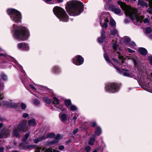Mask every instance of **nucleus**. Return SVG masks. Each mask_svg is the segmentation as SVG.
Masks as SVG:
<instances>
[{
	"mask_svg": "<svg viewBox=\"0 0 152 152\" xmlns=\"http://www.w3.org/2000/svg\"><path fill=\"white\" fill-rule=\"evenodd\" d=\"M9 57V58H10V61H13L16 64L15 66L16 68L19 67V68H20L21 70H22V69L23 68L22 66L21 65L18 64V63H17V62L16 61V60L14 58L12 57Z\"/></svg>",
	"mask_w": 152,
	"mask_h": 152,
	"instance_id": "nucleus-19",
	"label": "nucleus"
},
{
	"mask_svg": "<svg viewBox=\"0 0 152 152\" xmlns=\"http://www.w3.org/2000/svg\"><path fill=\"white\" fill-rule=\"evenodd\" d=\"M56 107V110L59 111H64L65 110V108L63 107L61 105H59V107L57 106V105H55Z\"/></svg>",
	"mask_w": 152,
	"mask_h": 152,
	"instance_id": "nucleus-30",
	"label": "nucleus"
},
{
	"mask_svg": "<svg viewBox=\"0 0 152 152\" xmlns=\"http://www.w3.org/2000/svg\"><path fill=\"white\" fill-rule=\"evenodd\" d=\"M138 51L142 55L145 56L147 54V50L144 48H141L139 49Z\"/></svg>",
	"mask_w": 152,
	"mask_h": 152,
	"instance_id": "nucleus-23",
	"label": "nucleus"
},
{
	"mask_svg": "<svg viewBox=\"0 0 152 152\" xmlns=\"http://www.w3.org/2000/svg\"><path fill=\"white\" fill-rule=\"evenodd\" d=\"M147 1H149V5L151 7L148 8L147 10L148 12L152 14V0H148Z\"/></svg>",
	"mask_w": 152,
	"mask_h": 152,
	"instance_id": "nucleus-27",
	"label": "nucleus"
},
{
	"mask_svg": "<svg viewBox=\"0 0 152 152\" xmlns=\"http://www.w3.org/2000/svg\"><path fill=\"white\" fill-rule=\"evenodd\" d=\"M45 148H42L40 147H38L37 149V150L38 152H39L40 151H41V152H44L45 150Z\"/></svg>",
	"mask_w": 152,
	"mask_h": 152,
	"instance_id": "nucleus-42",
	"label": "nucleus"
},
{
	"mask_svg": "<svg viewBox=\"0 0 152 152\" xmlns=\"http://www.w3.org/2000/svg\"><path fill=\"white\" fill-rule=\"evenodd\" d=\"M112 47L114 50V51L112 53V56H113L114 55L115 56L119 58L120 60L121 61V63L124 64V66H125L124 63V56L120 54L117 48L118 45L117 43L115 42L113 43H112Z\"/></svg>",
	"mask_w": 152,
	"mask_h": 152,
	"instance_id": "nucleus-8",
	"label": "nucleus"
},
{
	"mask_svg": "<svg viewBox=\"0 0 152 152\" xmlns=\"http://www.w3.org/2000/svg\"><path fill=\"white\" fill-rule=\"evenodd\" d=\"M20 133V132L16 129H15L13 131V135L17 137H19Z\"/></svg>",
	"mask_w": 152,
	"mask_h": 152,
	"instance_id": "nucleus-36",
	"label": "nucleus"
},
{
	"mask_svg": "<svg viewBox=\"0 0 152 152\" xmlns=\"http://www.w3.org/2000/svg\"><path fill=\"white\" fill-rule=\"evenodd\" d=\"M110 16L109 14L107 12H102L99 18L100 24L102 25L103 23V27L107 28L108 26L107 22L110 18Z\"/></svg>",
	"mask_w": 152,
	"mask_h": 152,
	"instance_id": "nucleus-7",
	"label": "nucleus"
},
{
	"mask_svg": "<svg viewBox=\"0 0 152 152\" xmlns=\"http://www.w3.org/2000/svg\"><path fill=\"white\" fill-rule=\"evenodd\" d=\"M123 39L124 42L127 44H129L131 41L130 38L128 37H124Z\"/></svg>",
	"mask_w": 152,
	"mask_h": 152,
	"instance_id": "nucleus-33",
	"label": "nucleus"
},
{
	"mask_svg": "<svg viewBox=\"0 0 152 152\" xmlns=\"http://www.w3.org/2000/svg\"><path fill=\"white\" fill-rule=\"evenodd\" d=\"M53 149L51 148H48L45 149V151L46 152H53Z\"/></svg>",
	"mask_w": 152,
	"mask_h": 152,
	"instance_id": "nucleus-49",
	"label": "nucleus"
},
{
	"mask_svg": "<svg viewBox=\"0 0 152 152\" xmlns=\"http://www.w3.org/2000/svg\"><path fill=\"white\" fill-rule=\"evenodd\" d=\"M28 124L29 126H36L37 124L35 120L34 119L29 120Z\"/></svg>",
	"mask_w": 152,
	"mask_h": 152,
	"instance_id": "nucleus-21",
	"label": "nucleus"
},
{
	"mask_svg": "<svg viewBox=\"0 0 152 152\" xmlns=\"http://www.w3.org/2000/svg\"><path fill=\"white\" fill-rule=\"evenodd\" d=\"M148 59L150 61L151 64L152 66V56H150L148 57Z\"/></svg>",
	"mask_w": 152,
	"mask_h": 152,
	"instance_id": "nucleus-56",
	"label": "nucleus"
},
{
	"mask_svg": "<svg viewBox=\"0 0 152 152\" xmlns=\"http://www.w3.org/2000/svg\"><path fill=\"white\" fill-rule=\"evenodd\" d=\"M33 103L35 105H38L39 104L40 102L38 100L35 99L34 100Z\"/></svg>",
	"mask_w": 152,
	"mask_h": 152,
	"instance_id": "nucleus-44",
	"label": "nucleus"
},
{
	"mask_svg": "<svg viewBox=\"0 0 152 152\" xmlns=\"http://www.w3.org/2000/svg\"><path fill=\"white\" fill-rule=\"evenodd\" d=\"M64 103L66 106L68 108L71 105V102L70 99H66L64 101Z\"/></svg>",
	"mask_w": 152,
	"mask_h": 152,
	"instance_id": "nucleus-31",
	"label": "nucleus"
},
{
	"mask_svg": "<svg viewBox=\"0 0 152 152\" xmlns=\"http://www.w3.org/2000/svg\"><path fill=\"white\" fill-rule=\"evenodd\" d=\"M22 82H23V83L25 87H26V85H25L26 80H25V78L24 77L23 78V79H22Z\"/></svg>",
	"mask_w": 152,
	"mask_h": 152,
	"instance_id": "nucleus-60",
	"label": "nucleus"
},
{
	"mask_svg": "<svg viewBox=\"0 0 152 152\" xmlns=\"http://www.w3.org/2000/svg\"><path fill=\"white\" fill-rule=\"evenodd\" d=\"M12 31L15 38L18 39L24 40L28 39L29 37V32L26 27L20 26H18L13 25Z\"/></svg>",
	"mask_w": 152,
	"mask_h": 152,
	"instance_id": "nucleus-4",
	"label": "nucleus"
},
{
	"mask_svg": "<svg viewBox=\"0 0 152 152\" xmlns=\"http://www.w3.org/2000/svg\"><path fill=\"white\" fill-rule=\"evenodd\" d=\"M62 135L58 134L53 141L47 142L46 143V145H49L56 143L62 139Z\"/></svg>",
	"mask_w": 152,
	"mask_h": 152,
	"instance_id": "nucleus-11",
	"label": "nucleus"
},
{
	"mask_svg": "<svg viewBox=\"0 0 152 152\" xmlns=\"http://www.w3.org/2000/svg\"><path fill=\"white\" fill-rule=\"evenodd\" d=\"M102 133V130L100 127H97L95 130V133L96 135L99 136Z\"/></svg>",
	"mask_w": 152,
	"mask_h": 152,
	"instance_id": "nucleus-28",
	"label": "nucleus"
},
{
	"mask_svg": "<svg viewBox=\"0 0 152 152\" xmlns=\"http://www.w3.org/2000/svg\"><path fill=\"white\" fill-rule=\"evenodd\" d=\"M53 12L54 14L60 20L63 22H67L69 18L68 16L65 11L61 7H56L53 9Z\"/></svg>",
	"mask_w": 152,
	"mask_h": 152,
	"instance_id": "nucleus-5",
	"label": "nucleus"
},
{
	"mask_svg": "<svg viewBox=\"0 0 152 152\" xmlns=\"http://www.w3.org/2000/svg\"><path fill=\"white\" fill-rule=\"evenodd\" d=\"M72 62L73 64L76 65H80L83 63L84 58L80 55H77L73 58Z\"/></svg>",
	"mask_w": 152,
	"mask_h": 152,
	"instance_id": "nucleus-10",
	"label": "nucleus"
},
{
	"mask_svg": "<svg viewBox=\"0 0 152 152\" xmlns=\"http://www.w3.org/2000/svg\"><path fill=\"white\" fill-rule=\"evenodd\" d=\"M9 133L10 132L8 131H7L4 133L3 131H2L1 133H0V138L2 137H6L9 135Z\"/></svg>",
	"mask_w": 152,
	"mask_h": 152,
	"instance_id": "nucleus-26",
	"label": "nucleus"
},
{
	"mask_svg": "<svg viewBox=\"0 0 152 152\" xmlns=\"http://www.w3.org/2000/svg\"><path fill=\"white\" fill-rule=\"evenodd\" d=\"M64 149V147L63 146L61 145L59 146L58 149L60 150H63Z\"/></svg>",
	"mask_w": 152,
	"mask_h": 152,
	"instance_id": "nucleus-59",
	"label": "nucleus"
},
{
	"mask_svg": "<svg viewBox=\"0 0 152 152\" xmlns=\"http://www.w3.org/2000/svg\"><path fill=\"white\" fill-rule=\"evenodd\" d=\"M4 148L3 147L0 148V152L3 151Z\"/></svg>",
	"mask_w": 152,
	"mask_h": 152,
	"instance_id": "nucleus-64",
	"label": "nucleus"
},
{
	"mask_svg": "<svg viewBox=\"0 0 152 152\" xmlns=\"http://www.w3.org/2000/svg\"><path fill=\"white\" fill-rule=\"evenodd\" d=\"M52 71L54 73L58 74L61 72L60 69L57 66H55L53 67Z\"/></svg>",
	"mask_w": 152,
	"mask_h": 152,
	"instance_id": "nucleus-25",
	"label": "nucleus"
},
{
	"mask_svg": "<svg viewBox=\"0 0 152 152\" xmlns=\"http://www.w3.org/2000/svg\"><path fill=\"white\" fill-rule=\"evenodd\" d=\"M66 8L69 14L73 16L79 15L83 10V3L80 1L76 0H73L69 2Z\"/></svg>",
	"mask_w": 152,
	"mask_h": 152,
	"instance_id": "nucleus-3",
	"label": "nucleus"
},
{
	"mask_svg": "<svg viewBox=\"0 0 152 152\" xmlns=\"http://www.w3.org/2000/svg\"><path fill=\"white\" fill-rule=\"evenodd\" d=\"M55 136V134L53 133H49L47 134V135H45V139L48 138H52L54 137Z\"/></svg>",
	"mask_w": 152,
	"mask_h": 152,
	"instance_id": "nucleus-38",
	"label": "nucleus"
},
{
	"mask_svg": "<svg viewBox=\"0 0 152 152\" xmlns=\"http://www.w3.org/2000/svg\"><path fill=\"white\" fill-rule=\"evenodd\" d=\"M111 10L117 14H119L121 12L120 9L119 8H116L114 6L112 7Z\"/></svg>",
	"mask_w": 152,
	"mask_h": 152,
	"instance_id": "nucleus-22",
	"label": "nucleus"
},
{
	"mask_svg": "<svg viewBox=\"0 0 152 152\" xmlns=\"http://www.w3.org/2000/svg\"><path fill=\"white\" fill-rule=\"evenodd\" d=\"M69 108H70V110L72 111H75L77 110V107L75 105L73 104H71Z\"/></svg>",
	"mask_w": 152,
	"mask_h": 152,
	"instance_id": "nucleus-39",
	"label": "nucleus"
},
{
	"mask_svg": "<svg viewBox=\"0 0 152 152\" xmlns=\"http://www.w3.org/2000/svg\"><path fill=\"white\" fill-rule=\"evenodd\" d=\"M26 121L25 120L22 121L18 126L17 129L20 131H23L26 126Z\"/></svg>",
	"mask_w": 152,
	"mask_h": 152,
	"instance_id": "nucleus-14",
	"label": "nucleus"
},
{
	"mask_svg": "<svg viewBox=\"0 0 152 152\" xmlns=\"http://www.w3.org/2000/svg\"><path fill=\"white\" fill-rule=\"evenodd\" d=\"M133 62L135 67L137 68L138 69L140 70L139 65L140 66V64H139V60L137 57L135 56V58L133 59Z\"/></svg>",
	"mask_w": 152,
	"mask_h": 152,
	"instance_id": "nucleus-18",
	"label": "nucleus"
},
{
	"mask_svg": "<svg viewBox=\"0 0 152 152\" xmlns=\"http://www.w3.org/2000/svg\"><path fill=\"white\" fill-rule=\"evenodd\" d=\"M127 50L128 52H129V53H134L135 52V51L133 50H131L129 48H128L127 49Z\"/></svg>",
	"mask_w": 152,
	"mask_h": 152,
	"instance_id": "nucleus-53",
	"label": "nucleus"
},
{
	"mask_svg": "<svg viewBox=\"0 0 152 152\" xmlns=\"http://www.w3.org/2000/svg\"><path fill=\"white\" fill-rule=\"evenodd\" d=\"M1 77L4 81H6L7 80V75L4 73L2 72L1 74Z\"/></svg>",
	"mask_w": 152,
	"mask_h": 152,
	"instance_id": "nucleus-35",
	"label": "nucleus"
},
{
	"mask_svg": "<svg viewBox=\"0 0 152 152\" xmlns=\"http://www.w3.org/2000/svg\"><path fill=\"white\" fill-rule=\"evenodd\" d=\"M43 100L44 102L47 104H50L51 102L50 100L48 97H45L43 98Z\"/></svg>",
	"mask_w": 152,
	"mask_h": 152,
	"instance_id": "nucleus-40",
	"label": "nucleus"
},
{
	"mask_svg": "<svg viewBox=\"0 0 152 152\" xmlns=\"http://www.w3.org/2000/svg\"><path fill=\"white\" fill-rule=\"evenodd\" d=\"M85 150L86 152H89L91 150V147L89 146H87L85 148Z\"/></svg>",
	"mask_w": 152,
	"mask_h": 152,
	"instance_id": "nucleus-47",
	"label": "nucleus"
},
{
	"mask_svg": "<svg viewBox=\"0 0 152 152\" xmlns=\"http://www.w3.org/2000/svg\"><path fill=\"white\" fill-rule=\"evenodd\" d=\"M137 5H140L142 7H145L147 8L148 7V4L144 2L142 0H138Z\"/></svg>",
	"mask_w": 152,
	"mask_h": 152,
	"instance_id": "nucleus-17",
	"label": "nucleus"
},
{
	"mask_svg": "<svg viewBox=\"0 0 152 152\" xmlns=\"http://www.w3.org/2000/svg\"><path fill=\"white\" fill-rule=\"evenodd\" d=\"M4 97L3 94H1L0 93V100H1L3 99Z\"/></svg>",
	"mask_w": 152,
	"mask_h": 152,
	"instance_id": "nucleus-61",
	"label": "nucleus"
},
{
	"mask_svg": "<svg viewBox=\"0 0 152 152\" xmlns=\"http://www.w3.org/2000/svg\"><path fill=\"white\" fill-rule=\"evenodd\" d=\"M96 125V123L94 122L92 123V127H94Z\"/></svg>",
	"mask_w": 152,
	"mask_h": 152,
	"instance_id": "nucleus-63",
	"label": "nucleus"
},
{
	"mask_svg": "<svg viewBox=\"0 0 152 152\" xmlns=\"http://www.w3.org/2000/svg\"><path fill=\"white\" fill-rule=\"evenodd\" d=\"M78 131V129H75L73 132V134H75L76 133H77V132Z\"/></svg>",
	"mask_w": 152,
	"mask_h": 152,
	"instance_id": "nucleus-62",
	"label": "nucleus"
},
{
	"mask_svg": "<svg viewBox=\"0 0 152 152\" xmlns=\"http://www.w3.org/2000/svg\"><path fill=\"white\" fill-rule=\"evenodd\" d=\"M4 87V85L3 84L0 85V91H2L3 90Z\"/></svg>",
	"mask_w": 152,
	"mask_h": 152,
	"instance_id": "nucleus-58",
	"label": "nucleus"
},
{
	"mask_svg": "<svg viewBox=\"0 0 152 152\" xmlns=\"http://www.w3.org/2000/svg\"><path fill=\"white\" fill-rule=\"evenodd\" d=\"M144 23H149V20L148 18H145L143 20Z\"/></svg>",
	"mask_w": 152,
	"mask_h": 152,
	"instance_id": "nucleus-51",
	"label": "nucleus"
},
{
	"mask_svg": "<svg viewBox=\"0 0 152 152\" xmlns=\"http://www.w3.org/2000/svg\"><path fill=\"white\" fill-rule=\"evenodd\" d=\"M59 117L61 120L64 122L66 120V114H60L59 115Z\"/></svg>",
	"mask_w": 152,
	"mask_h": 152,
	"instance_id": "nucleus-29",
	"label": "nucleus"
},
{
	"mask_svg": "<svg viewBox=\"0 0 152 152\" xmlns=\"http://www.w3.org/2000/svg\"><path fill=\"white\" fill-rule=\"evenodd\" d=\"M104 57L109 64H112L118 70L119 74L124 76L133 78L144 83L148 88V91L152 93V81L151 80V78H152V73H144L140 72L137 74L131 70H128L124 69H120L119 67L111 63L107 54L104 53Z\"/></svg>",
	"mask_w": 152,
	"mask_h": 152,
	"instance_id": "nucleus-1",
	"label": "nucleus"
},
{
	"mask_svg": "<svg viewBox=\"0 0 152 152\" xmlns=\"http://www.w3.org/2000/svg\"><path fill=\"white\" fill-rule=\"evenodd\" d=\"M105 32L104 30L102 29L101 33V37L98 39V42L101 43H102L105 39Z\"/></svg>",
	"mask_w": 152,
	"mask_h": 152,
	"instance_id": "nucleus-15",
	"label": "nucleus"
},
{
	"mask_svg": "<svg viewBox=\"0 0 152 152\" xmlns=\"http://www.w3.org/2000/svg\"><path fill=\"white\" fill-rule=\"evenodd\" d=\"M53 101L52 102L53 104H55V105H57V104H59V100L56 97H54L53 98Z\"/></svg>",
	"mask_w": 152,
	"mask_h": 152,
	"instance_id": "nucleus-37",
	"label": "nucleus"
},
{
	"mask_svg": "<svg viewBox=\"0 0 152 152\" xmlns=\"http://www.w3.org/2000/svg\"><path fill=\"white\" fill-rule=\"evenodd\" d=\"M29 115L28 114L26 113H24L23 114V117L24 118H26L28 117Z\"/></svg>",
	"mask_w": 152,
	"mask_h": 152,
	"instance_id": "nucleus-54",
	"label": "nucleus"
},
{
	"mask_svg": "<svg viewBox=\"0 0 152 152\" xmlns=\"http://www.w3.org/2000/svg\"><path fill=\"white\" fill-rule=\"evenodd\" d=\"M116 58V57H115V58H114H114H112L114 61H115L117 64H118L119 65H121V64L120 62H119L118 61L117 59H115Z\"/></svg>",
	"mask_w": 152,
	"mask_h": 152,
	"instance_id": "nucleus-48",
	"label": "nucleus"
},
{
	"mask_svg": "<svg viewBox=\"0 0 152 152\" xmlns=\"http://www.w3.org/2000/svg\"><path fill=\"white\" fill-rule=\"evenodd\" d=\"M20 107L22 109H25L26 107V106L25 104L23 103H21L20 104Z\"/></svg>",
	"mask_w": 152,
	"mask_h": 152,
	"instance_id": "nucleus-46",
	"label": "nucleus"
},
{
	"mask_svg": "<svg viewBox=\"0 0 152 152\" xmlns=\"http://www.w3.org/2000/svg\"><path fill=\"white\" fill-rule=\"evenodd\" d=\"M130 45L134 47L136 46V44L133 41H130L129 43Z\"/></svg>",
	"mask_w": 152,
	"mask_h": 152,
	"instance_id": "nucleus-50",
	"label": "nucleus"
},
{
	"mask_svg": "<svg viewBox=\"0 0 152 152\" xmlns=\"http://www.w3.org/2000/svg\"><path fill=\"white\" fill-rule=\"evenodd\" d=\"M117 4L125 11L126 15L131 18L135 24L138 25L140 24L142 21L143 17L141 16L137 15V10L135 8H131L120 1H117Z\"/></svg>",
	"mask_w": 152,
	"mask_h": 152,
	"instance_id": "nucleus-2",
	"label": "nucleus"
},
{
	"mask_svg": "<svg viewBox=\"0 0 152 152\" xmlns=\"http://www.w3.org/2000/svg\"><path fill=\"white\" fill-rule=\"evenodd\" d=\"M119 88L118 84L115 83H110L107 84L105 87V89L107 91L112 93L118 91Z\"/></svg>",
	"mask_w": 152,
	"mask_h": 152,
	"instance_id": "nucleus-9",
	"label": "nucleus"
},
{
	"mask_svg": "<svg viewBox=\"0 0 152 152\" xmlns=\"http://www.w3.org/2000/svg\"><path fill=\"white\" fill-rule=\"evenodd\" d=\"M19 146L23 149L26 150L34 147V145H25L22 143L20 144Z\"/></svg>",
	"mask_w": 152,
	"mask_h": 152,
	"instance_id": "nucleus-16",
	"label": "nucleus"
},
{
	"mask_svg": "<svg viewBox=\"0 0 152 152\" xmlns=\"http://www.w3.org/2000/svg\"><path fill=\"white\" fill-rule=\"evenodd\" d=\"M18 48L21 50H29V46L28 44L24 43L21 42L19 43L18 45Z\"/></svg>",
	"mask_w": 152,
	"mask_h": 152,
	"instance_id": "nucleus-13",
	"label": "nucleus"
},
{
	"mask_svg": "<svg viewBox=\"0 0 152 152\" xmlns=\"http://www.w3.org/2000/svg\"><path fill=\"white\" fill-rule=\"evenodd\" d=\"M118 34V30L115 28L113 29L110 31V34L112 35H115Z\"/></svg>",
	"mask_w": 152,
	"mask_h": 152,
	"instance_id": "nucleus-32",
	"label": "nucleus"
},
{
	"mask_svg": "<svg viewBox=\"0 0 152 152\" xmlns=\"http://www.w3.org/2000/svg\"><path fill=\"white\" fill-rule=\"evenodd\" d=\"M92 137L94 138H90L88 141V144L90 145H94V143L95 142L96 137L93 134L92 135Z\"/></svg>",
	"mask_w": 152,
	"mask_h": 152,
	"instance_id": "nucleus-24",
	"label": "nucleus"
},
{
	"mask_svg": "<svg viewBox=\"0 0 152 152\" xmlns=\"http://www.w3.org/2000/svg\"><path fill=\"white\" fill-rule=\"evenodd\" d=\"M30 86L31 89L34 91H35L36 90V88L34 87L32 85L30 84Z\"/></svg>",
	"mask_w": 152,
	"mask_h": 152,
	"instance_id": "nucleus-52",
	"label": "nucleus"
},
{
	"mask_svg": "<svg viewBox=\"0 0 152 152\" xmlns=\"http://www.w3.org/2000/svg\"><path fill=\"white\" fill-rule=\"evenodd\" d=\"M46 137H45V135H43L42 137L38 138L37 139H33V141L35 143H37L45 139Z\"/></svg>",
	"mask_w": 152,
	"mask_h": 152,
	"instance_id": "nucleus-20",
	"label": "nucleus"
},
{
	"mask_svg": "<svg viewBox=\"0 0 152 152\" xmlns=\"http://www.w3.org/2000/svg\"><path fill=\"white\" fill-rule=\"evenodd\" d=\"M30 132H29L27 133H26L24 136L23 137L22 139V141L24 142H25L26 140H27L28 137L29 135Z\"/></svg>",
	"mask_w": 152,
	"mask_h": 152,
	"instance_id": "nucleus-34",
	"label": "nucleus"
},
{
	"mask_svg": "<svg viewBox=\"0 0 152 152\" xmlns=\"http://www.w3.org/2000/svg\"><path fill=\"white\" fill-rule=\"evenodd\" d=\"M4 105H5L8 107L15 108L17 107L18 105L14 102H12L11 100L10 101H5L3 102Z\"/></svg>",
	"mask_w": 152,
	"mask_h": 152,
	"instance_id": "nucleus-12",
	"label": "nucleus"
},
{
	"mask_svg": "<svg viewBox=\"0 0 152 152\" xmlns=\"http://www.w3.org/2000/svg\"><path fill=\"white\" fill-rule=\"evenodd\" d=\"M130 19L129 18V19L126 18L125 20V22L126 23H129L130 22Z\"/></svg>",
	"mask_w": 152,
	"mask_h": 152,
	"instance_id": "nucleus-57",
	"label": "nucleus"
},
{
	"mask_svg": "<svg viewBox=\"0 0 152 152\" xmlns=\"http://www.w3.org/2000/svg\"><path fill=\"white\" fill-rule=\"evenodd\" d=\"M7 14L10 16L11 20L13 22L18 23L21 22L22 18L20 13L17 10L13 9H8Z\"/></svg>",
	"mask_w": 152,
	"mask_h": 152,
	"instance_id": "nucleus-6",
	"label": "nucleus"
},
{
	"mask_svg": "<svg viewBox=\"0 0 152 152\" xmlns=\"http://www.w3.org/2000/svg\"><path fill=\"white\" fill-rule=\"evenodd\" d=\"M79 115V113H75V115L73 117L72 119V120H74V121H75L77 118L78 117Z\"/></svg>",
	"mask_w": 152,
	"mask_h": 152,
	"instance_id": "nucleus-45",
	"label": "nucleus"
},
{
	"mask_svg": "<svg viewBox=\"0 0 152 152\" xmlns=\"http://www.w3.org/2000/svg\"><path fill=\"white\" fill-rule=\"evenodd\" d=\"M109 19H110L109 25H110L112 26H115L116 23L114 20L110 19V18Z\"/></svg>",
	"mask_w": 152,
	"mask_h": 152,
	"instance_id": "nucleus-41",
	"label": "nucleus"
},
{
	"mask_svg": "<svg viewBox=\"0 0 152 152\" xmlns=\"http://www.w3.org/2000/svg\"><path fill=\"white\" fill-rule=\"evenodd\" d=\"M145 31L147 33L149 34L151 32L152 30L150 27H147L145 29Z\"/></svg>",
	"mask_w": 152,
	"mask_h": 152,
	"instance_id": "nucleus-43",
	"label": "nucleus"
},
{
	"mask_svg": "<svg viewBox=\"0 0 152 152\" xmlns=\"http://www.w3.org/2000/svg\"><path fill=\"white\" fill-rule=\"evenodd\" d=\"M148 59L150 61L151 64L152 66V56H150L148 57Z\"/></svg>",
	"mask_w": 152,
	"mask_h": 152,
	"instance_id": "nucleus-55",
	"label": "nucleus"
}]
</instances>
